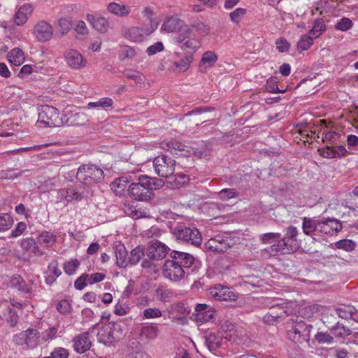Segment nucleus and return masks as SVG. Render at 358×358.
I'll list each match as a JSON object with an SVG mask.
<instances>
[{
  "label": "nucleus",
  "instance_id": "28",
  "mask_svg": "<svg viewBox=\"0 0 358 358\" xmlns=\"http://www.w3.org/2000/svg\"><path fill=\"white\" fill-rule=\"evenodd\" d=\"M159 331V329L156 324H150L141 328L140 336L142 338L152 341L158 336Z\"/></svg>",
  "mask_w": 358,
  "mask_h": 358
},
{
  "label": "nucleus",
  "instance_id": "44",
  "mask_svg": "<svg viewBox=\"0 0 358 358\" xmlns=\"http://www.w3.org/2000/svg\"><path fill=\"white\" fill-rule=\"evenodd\" d=\"M93 27L100 33H105L107 31L109 22L108 20L103 17H99L94 18L92 22Z\"/></svg>",
  "mask_w": 358,
  "mask_h": 358
},
{
  "label": "nucleus",
  "instance_id": "12",
  "mask_svg": "<svg viewBox=\"0 0 358 358\" xmlns=\"http://www.w3.org/2000/svg\"><path fill=\"white\" fill-rule=\"evenodd\" d=\"M211 298L218 301H236L237 296L231 288L220 284L215 285L208 289Z\"/></svg>",
  "mask_w": 358,
  "mask_h": 358
},
{
  "label": "nucleus",
  "instance_id": "11",
  "mask_svg": "<svg viewBox=\"0 0 358 358\" xmlns=\"http://www.w3.org/2000/svg\"><path fill=\"white\" fill-rule=\"evenodd\" d=\"M162 29L167 33L182 31L183 38H178V42L180 43L190 34V29L184 24L183 21L174 17L168 18L162 25Z\"/></svg>",
  "mask_w": 358,
  "mask_h": 358
},
{
  "label": "nucleus",
  "instance_id": "57",
  "mask_svg": "<svg viewBox=\"0 0 358 358\" xmlns=\"http://www.w3.org/2000/svg\"><path fill=\"white\" fill-rule=\"evenodd\" d=\"M80 266V262L77 259H71L64 263L63 268L68 275L73 274Z\"/></svg>",
  "mask_w": 358,
  "mask_h": 358
},
{
  "label": "nucleus",
  "instance_id": "40",
  "mask_svg": "<svg viewBox=\"0 0 358 358\" xmlns=\"http://www.w3.org/2000/svg\"><path fill=\"white\" fill-rule=\"evenodd\" d=\"M356 309L350 306H344L343 307L338 308L336 310V313L338 315L343 319L348 320L352 318L353 320H356L353 317V316L356 314Z\"/></svg>",
  "mask_w": 358,
  "mask_h": 358
},
{
  "label": "nucleus",
  "instance_id": "25",
  "mask_svg": "<svg viewBox=\"0 0 358 358\" xmlns=\"http://www.w3.org/2000/svg\"><path fill=\"white\" fill-rule=\"evenodd\" d=\"M124 211L128 216L135 220L149 217L148 210L138 208V206L134 205V202L125 204Z\"/></svg>",
  "mask_w": 358,
  "mask_h": 358
},
{
  "label": "nucleus",
  "instance_id": "30",
  "mask_svg": "<svg viewBox=\"0 0 358 358\" xmlns=\"http://www.w3.org/2000/svg\"><path fill=\"white\" fill-rule=\"evenodd\" d=\"M222 337L215 333H210L206 336V345L210 352L217 350L221 345Z\"/></svg>",
  "mask_w": 358,
  "mask_h": 358
},
{
  "label": "nucleus",
  "instance_id": "62",
  "mask_svg": "<svg viewBox=\"0 0 358 358\" xmlns=\"http://www.w3.org/2000/svg\"><path fill=\"white\" fill-rule=\"evenodd\" d=\"M352 27V22L348 17H343L336 24V28L338 30L345 31L351 29Z\"/></svg>",
  "mask_w": 358,
  "mask_h": 358
},
{
  "label": "nucleus",
  "instance_id": "51",
  "mask_svg": "<svg viewBox=\"0 0 358 358\" xmlns=\"http://www.w3.org/2000/svg\"><path fill=\"white\" fill-rule=\"evenodd\" d=\"M331 331L336 336L341 338L350 336L352 334V331L349 328L338 322L334 327H333Z\"/></svg>",
  "mask_w": 358,
  "mask_h": 358
},
{
  "label": "nucleus",
  "instance_id": "7",
  "mask_svg": "<svg viewBox=\"0 0 358 358\" xmlns=\"http://www.w3.org/2000/svg\"><path fill=\"white\" fill-rule=\"evenodd\" d=\"M77 179L85 184L98 182L103 178V171L94 164H83L80 166L76 173Z\"/></svg>",
  "mask_w": 358,
  "mask_h": 358
},
{
  "label": "nucleus",
  "instance_id": "34",
  "mask_svg": "<svg viewBox=\"0 0 358 358\" xmlns=\"http://www.w3.org/2000/svg\"><path fill=\"white\" fill-rule=\"evenodd\" d=\"M314 39L310 34L302 35L296 43L297 50L300 52L307 50L313 44Z\"/></svg>",
  "mask_w": 358,
  "mask_h": 358
},
{
  "label": "nucleus",
  "instance_id": "36",
  "mask_svg": "<svg viewBox=\"0 0 358 358\" xmlns=\"http://www.w3.org/2000/svg\"><path fill=\"white\" fill-rule=\"evenodd\" d=\"M169 180V182L173 187L178 188L186 184L189 181V178L185 173H178L174 176H170Z\"/></svg>",
  "mask_w": 358,
  "mask_h": 358
},
{
  "label": "nucleus",
  "instance_id": "13",
  "mask_svg": "<svg viewBox=\"0 0 358 358\" xmlns=\"http://www.w3.org/2000/svg\"><path fill=\"white\" fill-rule=\"evenodd\" d=\"M231 240L217 234L205 243L206 249L217 253H224L231 248Z\"/></svg>",
  "mask_w": 358,
  "mask_h": 358
},
{
  "label": "nucleus",
  "instance_id": "26",
  "mask_svg": "<svg viewBox=\"0 0 358 358\" xmlns=\"http://www.w3.org/2000/svg\"><path fill=\"white\" fill-rule=\"evenodd\" d=\"M107 10L115 16L119 17H124L130 13L131 8L129 6L124 4L111 2L108 4Z\"/></svg>",
  "mask_w": 358,
  "mask_h": 358
},
{
  "label": "nucleus",
  "instance_id": "60",
  "mask_svg": "<svg viewBox=\"0 0 358 358\" xmlns=\"http://www.w3.org/2000/svg\"><path fill=\"white\" fill-rule=\"evenodd\" d=\"M315 339L319 344H330L334 341V338L330 334L324 332H318L315 336Z\"/></svg>",
  "mask_w": 358,
  "mask_h": 358
},
{
  "label": "nucleus",
  "instance_id": "9",
  "mask_svg": "<svg viewBox=\"0 0 358 358\" xmlns=\"http://www.w3.org/2000/svg\"><path fill=\"white\" fill-rule=\"evenodd\" d=\"M176 161L166 155H160L155 158L153 166L155 173L161 177L169 178L175 171Z\"/></svg>",
  "mask_w": 358,
  "mask_h": 358
},
{
  "label": "nucleus",
  "instance_id": "56",
  "mask_svg": "<svg viewBox=\"0 0 358 358\" xmlns=\"http://www.w3.org/2000/svg\"><path fill=\"white\" fill-rule=\"evenodd\" d=\"M217 60V57L214 52L206 51L201 57V62L202 64H207L209 67L213 66Z\"/></svg>",
  "mask_w": 358,
  "mask_h": 358
},
{
  "label": "nucleus",
  "instance_id": "37",
  "mask_svg": "<svg viewBox=\"0 0 358 358\" xmlns=\"http://www.w3.org/2000/svg\"><path fill=\"white\" fill-rule=\"evenodd\" d=\"M201 47V42L196 38H189L183 43L180 48L187 53H194Z\"/></svg>",
  "mask_w": 358,
  "mask_h": 358
},
{
  "label": "nucleus",
  "instance_id": "31",
  "mask_svg": "<svg viewBox=\"0 0 358 358\" xmlns=\"http://www.w3.org/2000/svg\"><path fill=\"white\" fill-rule=\"evenodd\" d=\"M320 220L309 217H304L302 223L303 231L306 235H310L313 232L317 231L319 228Z\"/></svg>",
  "mask_w": 358,
  "mask_h": 358
},
{
  "label": "nucleus",
  "instance_id": "50",
  "mask_svg": "<svg viewBox=\"0 0 358 358\" xmlns=\"http://www.w3.org/2000/svg\"><path fill=\"white\" fill-rule=\"evenodd\" d=\"M117 264L121 268H125L127 265V251L124 247L117 248L115 251Z\"/></svg>",
  "mask_w": 358,
  "mask_h": 358
},
{
  "label": "nucleus",
  "instance_id": "33",
  "mask_svg": "<svg viewBox=\"0 0 358 358\" xmlns=\"http://www.w3.org/2000/svg\"><path fill=\"white\" fill-rule=\"evenodd\" d=\"M14 223V219L8 213H0V232L9 230Z\"/></svg>",
  "mask_w": 358,
  "mask_h": 358
},
{
  "label": "nucleus",
  "instance_id": "38",
  "mask_svg": "<svg viewBox=\"0 0 358 358\" xmlns=\"http://www.w3.org/2000/svg\"><path fill=\"white\" fill-rule=\"evenodd\" d=\"M326 30V25L322 19H316L314 21L313 27L310 29L309 34L314 38H318Z\"/></svg>",
  "mask_w": 358,
  "mask_h": 358
},
{
  "label": "nucleus",
  "instance_id": "61",
  "mask_svg": "<svg viewBox=\"0 0 358 358\" xmlns=\"http://www.w3.org/2000/svg\"><path fill=\"white\" fill-rule=\"evenodd\" d=\"M246 14V10L243 8H238L229 14L231 20L234 23H238Z\"/></svg>",
  "mask_w": 358,
  "mask_h": 358
},
{
  "label": "nucleus",
  "instance_id": "18",
  "mask_svg": "<svg viewBox=\"0 0 358 358\" xmlns=\"http://www.w3.org/2000/svg\"><path fill=\"white\" fill-rule=\"evenodd\" d=\"M85 197L84 192H79L73 188H62L57 192V199L60 202L69 203L73 201H80Z\"/></svg>",
  "mask_w": 358,
  "mask_h": 358
},
{
  "label": "nucleus",
  "instance_id": "22",
  "mask_svg": "<svg viewBox=\"0 0 358 358\" xmlns=\"http://www.w3.org/2000/svg\"><path fill=\"white\" fill-rule=\"evenodd\" d=\"M73 349L79 353L83 354L89 350L92 346V343L90 339L89 332H83L73 339Z\"/></svg>",
  "mask_w": 358,
  "mask_h": 358
},
{
  "label": "nucleus",
  "instance_id": "53",
  "mask_svg": "<svg viewBox=\"0 0 358 358\" xmlns=\"http://www.w3.org/2000/svg\"><path fill=\"white\" fill-rule=\"evenodd\" d=\"M335 245L338 249H342L350 252L352 251L355 248L356 243L350 239H343L336 242Z\"/></svg>",
  "mask_w": 358,
  "mask_h": 358
},
{
  "label": "nucleus",
  "instance_id": "16",
  "mask_svg": "<svg viewBox=\"0 0 358 358\" xmlns=\"http://www.w3.org/2000/svg\"><path fill=\"white\" fill-rule=\"evenodd\" d=\"M10 286L13 288L17 289L19 292L29 295L34 293V280H29L25 281L20 275H14L10 280Z\"/></svg>",
  "mask_w": 358,
  "mask_h": 358
},
{
  "label": "nucleus",
  "instance_id": "6",
  "mask_svg": "<svg viewBox=\"0 0 358 358\" xmlns=\"http://www.w3.org/2000/svg\"><path fill=\"white\" fill-rule=\"evenodd\" d=\"M122 334L120 325L114 322H110L104 325L97 334L99 342L106 345H112L116 343Z\"/></svg>",
  "mask_w": 358,
  "mask_h": 358
},
{
  "label": "nucleus",
  "instance_id": "41",
  "mask_svg": "<svg viewBox=\"0 0 358 358\" xmlns=\"http://www.w3.org/2000/svg\"><path fill=\"white\" fill-rule=\"evenodd\" d=\"M55 236L48 231L43 232L38 237V243L45 247H51L55 243Z\"/></svg>",
  "mask_w": 358,
  "mask_h": 358
},
{
  "label": "nucleus",
  "instance_id": "2",
  "mask_svg": "<svg viewBox=\"0 0 358 358\" xmlns=\"http://www.w3.org/2000/svg\"><path fill=\"white\" fill-rule=\"evenodd\" d=\"M131 185L129 187V194L131 198L140 201L150 200L154 189L159 188V185L156 182L154 178L139 173L134 178L129 176Z\"/></svg>",
  "mask_w": 358,
  "mask_h": 358
},
{
  "label": "nucleus",
  "instance_id": "32",
  "mask_svg": "<svg viewBox=\"0 0 358 358\" xmlns=\"http://www.w3.org/2000/svg\"><path fill=\"white\" fill-rule=\"evenodd\" d=\"M8 58L10 63L15 66L21 65L25 59L23 51L18 48L10 50L8 55Z\"/></svg>",
  "mask_w": 358,
  "mask_h": 358
},
{
  "label": "nucleus",
  "instance_id": "21",
  "mask_svg": "<svg viewBox=\"0 0 358 358\" xmlns=\"http://www.w3.org/2000/svg\"><path fill=\"white\" fill-rule=\"evenodd\" d=\"M194 318L198 322H209L214 317L215 311L213 308L204 303L197 304L195 308Z\"/></svg>",
  "mask_w": 358,
  "mask_h": 358
},
{
  "label": "nucleus",
  "instance_id": "55",
  "mask_svg": "<svg viewBox=\"0 0 358 358\" xmlns=\"http://www.w3.org/2000/svg\"><path fill=\"white\" fill-rule=\"evenodd\" d=\"M277 80L275 78H270L267 80L265 85V90L270 93H284L285 90H280L277 85Z\"/></svg>",
  "mask_w": 358,
  "mask_h": 358
},
{
  "label": "nucleus",
  "instance_id": "17",
  "mask_svg": "<svg viewBox=\"0 0 358 358\" xmlns=\"http://www.w3.org/2000/svg\"><path fill=\"white\" fill-rule=\"evenodd\" d=\"M318 231L326 235L333 236L341 231L343 228L340 220L335 218H327L324 221L320 220Z\"/></svg>",
  "mask_w": 358,
  "mask_h": 358
},
{
  "label": "nucleus",
  "instance_id": "43",
  "mask_svg": "<svg viewBox=\"0 0 358 358\" xmlns=\"http://www.w3.org/2000/svg\"><path fill=\"white\" fill-rule=\"evenodd\" d=\"M144 248L142 246H137L131 251L130 257H129V262H130L131 264L136 265L144 256Z\"/></svg>",
  "mask_w": 358,
  "mask_h": 358
},
{
  "label": "nucleus",
  "instance_id": "48",
  "mask_svg": "<svg viewBox=\"0 0 358 358\" xmlns=\"http://www.w3.org/2000/svg\"><path fill=\"white\" fill-rule=\"evenodd\" d=\"M136 50L129 45H121L119 52V56L121 59H133L136 56Z\"/></svg>",
  "mask_w": 358,
  "mask_h": 358
},
{
  "label": "nucleus",
  "instance_id": "29",
  "mask_svg": "<svg viewBox=\"0 0 358 358\" xmlns=\"http://www.w3.org/2000/svg\"><path fill=\"white\" fill-rule=\"evenodd\" d=\"M279 301L280 300H273V301L275 303L272 304L269 308V310H273V312L276 314L275 315L278 316V320L284 319L292 313L290 309L285 307L282 303H280Z\"/></svg>",
  "mask_w": 358,
  "mask_h": 358
},
{
  "label": "nucleus",
  "instance_id": "19",
  "mask_svg": "<svg viewBox=\"0 0 358 358\" xmlns=\"http://www.w3.org/2000/svg\"><path fill=\"white\" fill-rule=\"evenodd\" d=\"M168 247L160 241H156L147 248V255L150 259L160 260L166 257L168 253Z\"/></svg>",
  "mask_w": 358,
  "mask_h": 358
},
{
  "label": "nucleus",
  "instance_id": "14",
  "mask_svg": "<svg viewBox=\"0 0 358 358\" xmlns=\"http://www.w3.org/2000/svg\"><path fill=\"white\" fill-rule=\"evenodd\" d=\"M156 29L150 26L149 27H132L127 29L125 32V38L132 42H141L147 36L150 35Z\"/></svg>",
  "mask_w": 358,
  "mask_h": 358
},
{
  "label": "nucleus",
  "instance_id": "47",
  "mask_svg": "<svg viewBox=\"0 0 358 358\" xmlns=\"http://www.w3.org/2000/svg\"><path fill=\"white\" fill-rule=\"evenodd\" d=\"M113 104V101L112 99H110L109 97H103V98L99 99L97 101L88 103L87 108H106L112 106Z\"/></svg>",
  "mask_w": 358,
  "mask_h": 358
},
{
  "label": "nucleus",
  "instance_id": "3",
  "mask_svg": "<svg viewBox=\"0 0 358 358\" xmlns=\"http://www.w3.org/2000/svg\"><path fill=\"white\" fill-rule=\"evenodd\" d=\"M36 124L41 127H60L64 122L58 109L45 105L39 109Z\"/></svg>",
  "mask_w": 358,
  "mask_h": 358
},
{
  "label": "nucleus",
  "instance_id": "52",
  "mask_svg": "<svg viewBox=\"0 0 358 358\" xmlns=\"http://www.w3.org/2000/svg\"><path fill=\"white\" fill-rule=\"evenodd\" d=\"M155 295L158 300L166 301L172 295V292L163 285H159L155 289Z\"/></svg>",
  "mask_w": 358,
  "mask_h": 358
},
{
  "label": "nucleus",
  "instance_id": "23",
  "mask_svg": "<svg viewBox=\"0 0 358 358\" xmlns=\"http://www.w3.org/2000/svg\"><path fill=\"white\" fill-rule=\"evenodd\" d=\"M320 155L326 158H341L348 155V152L344 145L327 146L321 150Z\"/></svg>",
  "mask_w": 358,
  "mask_h": 358
},
{
  "label": "nucleus",
  "instance_id": "63",
  "mask_svg": "<svg viewBox=\"0 0 358 358\" xmlns=\"http://www.w3.org/2000/svg\"><path fill=\"white\" fill-rule=\"evenodd\" d=\"M27 229V224L24 222H18L15 227L12 230L10 235V238H17L22 235Z\"/></svg>",
  "mask_w": 358,
  "mask_h": 358
},
{
  "label": "nucleus",
  "instance_id": "46",
  "mask_svg": "<svg viewBox=\"0 0 358 358\" xmlns=\"http://www.w3.org/2000/svg\"><path fill=\"white\" fill-rule=\"evenodd\" d=\"M184 147L182 143L176 141L162 143V148L173 154H176L178 150H184Z\"/></svg>",
  "mask_w": 358,
  "mask_h": 358
},
{
  "label": "nucleus",
  "instance_id": "4",
  "mask_svg": "<svg viewBox=\"0 0 358 358\" xmlns=\"http://www.w3.org/2000/svg\"><path fill=\"white\" fill-rule=\"evenodd\" d=\"M259 239L264 244H269L274 241L277 243L271 245L268 251L272 255L288 253L294 250L293 247L285 238H281L279 233H266L259 236Z\"/></svg>",
  "mask_w": 358,
  "mask_h": 358
},
{
  "label": "nucleus",
  "instance_id": "20",
  "mask_svg": "<svg viewBox=\"0 0 358 358\" xmlns=\"http://www.w3.org/2000/svg\"><path fill=\"white\" fill-rule=\"evenodd\" d=\"M34 7L31 3H25L20 6L13 16V22L17 26H22L32 15Z\"/></svg>",
  "mask_w": 358,
  "mask_h": 358
},
{
  "label": "nucleus",
  "instance_id": "27",
  "mask_svg": "<svg viewBox=\"0 0 358 358\" xmlns=\"http://www.w3.org/2000/svg\"><path fill=\"white\" fill-rule=\"evenodd\" d=\"M61 274L62 271L58 268V262L52 261L48 266L45 279V282L48 285L53 284Z\"/></svg>",
  "mask_w": 358,
  "mask_h": 358
},
{
  "label": "nucleus",
  "instance_id": "5",
  "mask_svg": "<svg viewBox=\"0 0 358 358\" xmlns=\"http://www.w3.org/2000/svg\"><path fill=\"white\" fill-rule=\"evenodd\" d=\"M173 234L178 240L194 246L199 247L202 243L201 235L195 227L179 225L174 228Z\"/></svg>",
  "mask_w": 358,
  "mask_h": 358
},
{
  "label": "nucleus",
  "instance_id": "35",
  "mask_svg": "<svg viewBox=\"0 0 358 358\" xmlns=\"http://www.w3.org/2000/svg\"><path fill=\"white\" fill-rule=\"evenodd\" d=\"M142 316L145 320L158 319L163 316V311L157 307H148L143 310Z\"/></svg>",
  "mask_w": 358,
  "mask_h": 358
},
{
  "label": "nucleus",
  "instance_id": "8",
  "mask_svg": "<svg viewBox=\"0 0 358 358\" xmlns=\"http://www.w3.org/2000/svg\"><path fill=\"white\" fill-rule=\"evenodd\" d=\"M13 341L15 345H25L28 348L34 349L41 343V334L36 329L29 328L15 335Z\"/></svg>",
  "mask_w": 358,
  "mask_h": 358
},
{
  "label": "nucleus",
  "instance_id": "1",
  "mask_svg": "<svg viewBox=\"0 0 358 358\" xmlns=\"http://www.w3.org/2000/svg\"><path fill=\"white\" fill-rule=\"evenodd\" d=\"M170 256L171 259L166 260L163 265V275L171 281L178 282L185 278V269L192 266L194 258L189 253L177 250H173Z\"/></svg>",
  "mask_w": 358,
  "mask_h": 358
},
{
  "label": "nucleus",
  "instance_id": "42",
  "mask_svg": "<svg viewBox=\"0 0 358 358\" xmlns=\"http://www.w3.org/2000/svg\"><path fill=\"white\" fill-rule=\"evenodd\" d=\"M191 27L201 36H206L208 35L210 33L209 25L203 23V22L200 21L199 20H194L191 24Z\"/></svg>",
  "mask_w": 358,
  "mask_h": 358
},
{
  "label": "nucleus",
  "instance_id": "24",
  "mask_svg": "<svg viewBox=\"0 0 358 358\" xmlns=\"http://www.w3.org/2000/svg\"><path fill=\"white\" fill-rule=\"evenodd\" d=\"M20 246L22 250L32 256H42L43 252L38 248L36 241L32 237L22 239Z\"/></svg>",
  "mask_w": 358,
  "mask_h": 358
},
{
  "label": "nucleus",
  "instance_id": "45",
  "mask_svg": "<svg viewBox=\"0 0 358 358\" xmlns=\"http://www.w3.org/2000/svg\"><path fill=\"white\" fill-rule=\"evenodd\" d=\"M56 27L58 28L60 36L66 35L71 28V22L66 17H62L57 22Z\"/></svg>",
  "mask_w": 358,
  "mask_h": 358
},
{
  "label": "nucleus",
  "instance_id": "39",
  "mask_svg": "<svg viewBox=\"0 0 358 358\" xmlns=\"http://www.w3.org/2000/svg\"><path fill=\"white\" fill-rule=\"evenodd\" d=\"M192 62V56H185L179 61L173 63L175 70L178 72H184L189 69Z\"/></svg>",
  "mask_w": 358,
  "mask_h": 358
},
{
  "label": "nucleus",
  "instance_id": "54",
  "mask_svg": "<svg viewBox=\"0 0 358 358\" xmlns=\"http://www.w3.org/2000/svg\"><path fill=\"white\" fill-rule=\"evenodd\" d=\"M58 329L55 327H52L43 331L41 334V342H47L56 338Z\"/></svg>",
  "mask_w": 358,
  "mask_h": 358
},
{
  "label": "nucleus",
  "instance_id": "58",
  "mask_svg": "<svg viewBox=\"0 0 358 358\" xmlns=\"http://www.w3.org/2000/svg\"><path fill=\"white\" fill-rule=\"evenodd\" d=\"M289 338L295 343H302L304 341H302V329L299 327V324L289 331Z\"/></svg>",
  "mask_w": 358,
  "mask_h": 358
},
{
  "label": "nucleus",
  "instance_id": "59",
  "mask_svg": "<svg viewBox=\"0 0 358 358\" xmlns=\"http://www.w3.org/2000/svg\"><path fill=\"white\" fill-rule=\"evenodd\" d=\"M218 195L222 200H229L231 198L236 197L238 196V192L235 189L226 188L220 190Z\"/></svg>",
  "mask_w": 358,
  "mask_h": 358
},
{
  "label": "nucleus",
  "instance_id": "10",
  "mask_svg": "<svg viewBox=\"0 0 358 358\" xmlns=\"http://www.w3.org/2000/svg\"><path fill=\"white\" fill-rule=\"evenodd\" d=\"M64 59L67 66L72 70H80L87 66V60L75 49L66 50L64 52Z\"/></svg>",
  "mask_w": 358,
  "mask_h": 358
},
{
  "label": "nucleus",
  "instance_id": "49",
  "mask_svg": "<svg viewBox=\"0 0 358 358\" xmlns=\"http://www.w3.org/2000/svg\"><path fill=\"white\" fill-rule=\"evenodd\" d=\"M122 74H123L124 77H125L128 79L133 80L136 83H141L144 80V76H143L142 73H141L140 72H138L137 71L132 70L130 69H125L122 72Z\"/></svg>",
  "mask_w": 358,
  "mask_h": 358
},
{
  "label": "nucleus",
  "instance_id": "15",
  "mask_svg": "<svg viewBox=\"0 0 358 358\" xmlns=\"http://www.w3.org/2000/svg\"><path fill=\"white\" fill-rule=\"evenodd\" d=\"M53 32L52 26L45 20L38 22L34 28V34L40 42L50 41L52 37Z\"/></svg>",
  "mask_w": 358,
  "mask_h": 358
},
{
  "label": "nucleus",
  "instance_id": "64",
  "mask_svg": "<svg viewBox=\"0 0 358 358\" xmlns=\"http://www.w3.org/2000/svg\"><path fill=\"white\" fill-rule=\"evenodd\" d=\"M51 355L54 358H68L69 353L68 350L62 347H58L52 350Z\"/></svg>",
  "mask_w": 358,
  "mask_h": 358
}]
</instances>
